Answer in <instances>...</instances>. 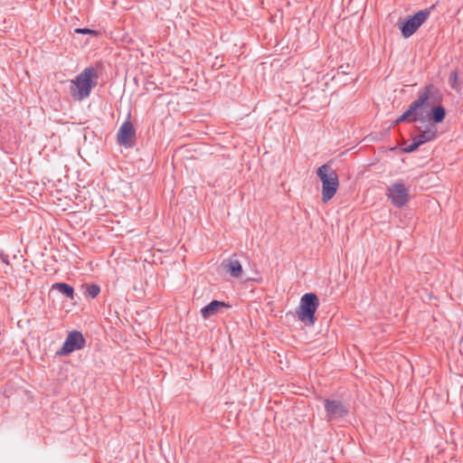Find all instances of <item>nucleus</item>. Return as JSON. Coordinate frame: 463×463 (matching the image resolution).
<instances>
[{"label": "nucleus", "mask_w": 463, "mask_h": 463, "mask_svg": "<svg viewBox=\"0 0 463 463\" xmlns=\"http://www.w3.org/2000/svg\"><path fill=\"white\" fill-rule=\"evenodd\" d=\"M433 90L434 87L431 84L427 85L424 90L419 93L418 98L409 106L407 110L395 120V124L404 121L410 123H424L426 117L423 109L430 106V97Z\"/></svg>", "instance_id": "obj_1"}, {"label": "nucleus", "mask_w": 463, "mask_h": 463, "mask_svg": "<svg viewBox=\"0 0 463 463\" xmlns=\"http://www.w3.org/2000/svg\"><path fill=\"white\" fill-rule=\"evenodd\" d=\"M98 71L93 67L85 68L74 80H70V93L78 100L87 99L97 85Z\"/></svg>", "instance_id": "obj_2"}, {"label": "nucleus", "mask_w": 463, "mask_h": 463, "mask_svg": "<svg viewBox=\"0 0 463 463\" xmlns=\"http://www.w3.org/2000/svg\"><path fill=\"white\" fill-rule=\"evenodd\" d=\"M317 175L322 182V201L327 203L337 192L338 175L330 164H324L317 169Z\"/></svg>", "instance_id": "obj_3"}, {"label": "nucleus", "mask_w": 463, "mask_h": 463, "mask_svg": "<svg viewBox=\"0 0 463 463\" xmlns=\"http://www.w3.org/2000/svg\"><path fill=\"white\" fill-rule=\"evenodd\" d=\"M319 306L318 298L315 293H306L300 298L299 306L296 309L298 319L307 326H313L316 322L315 313Z\"/></svg>", "instance_id": "obj_4"}, {"label": "nucleus", "mask_w": 463, "mask_h": 463, "mask_svg": "<svg viewBox=\"0 0 463 463\" xmlns=\"http://www.w3.org/2000/svg\"><path fill=\"white\" fill-rule=\"evenodd\" d=\"M430 15V9L426 8L400 22L399 28L402 35L404 38L411 37L429 19Z\"/></svg>", "instance_id": "obj_5"}, {"label": "nucleus", "mask_w": 463, "mask_h": 463, "mask_svg": "<svg viewBox=\"0 0 463 463\" xmlns=\"http://www.w3.org/2000/svg\"><path fill=\"white\" fill-rule=\"evenodd\" d=\"M386 195L397 208H402L410 200V190L402 181H397L387 187Z\"/></svg>", "instance_id": "obj_6"}, {"label": "nucleus", "mask_w": 463, "mask_h": 463, "mask_svg": "<svg viewBox=\"0 0 463 463\" xmlns=\"http://www.w3.org/2000/svg\"><path fill=\"white\" fill-rule=\"evenodd\" d=\"M326 421H333L345 418L348 412V406L340 400H324Z\"/></svg>", "instance_id": "obj_7"}, {"label": "nucleus", "mask_w": 463, "mask_h": 463, "mask_svg": "<svg viewBox=\"0 0 463 463\" xmlns=\"http://www.w3.org/2000/svg\"><path fill=\"white\" fill-rule=\"evenodd\" d=\"M86 340L80 331H71L67 335L61 348L57 352V354L67 355L74 351L84 348Z\"/></svg>", "instance_id": "obj_8"}, {"label": "nucleus", "mask_w": 463, "mask_h": 463, "mask_svg": "<svg viewBox=\"0 0 463 463\" xmlns=\"http://www.w3.org/2000/svg\"><path fill=\"white\" fill-rule=\"evenodd\" d=\"M135 136L136 131L132 123L127 120L120 126L118 131V142L121 146L131 147L134 144Z\"/></svg>", "instance_id": "obj_9"}, {"label": "nucleus", "mask_w": 463, "mask_h": 463, "mask_svg": "<svg viewBox=\"0 0 463 463\" xmlns=\"http://www.w3.org/2000/svg\"><path fill=\"white\" fill-rule=\"evenodd\" d=\"M222 268L229 272L232 278L238 279L242 274V266L236 254H233L228 260L223 261Z\"/></svg>", "instance_id": "obj_10"}, {"label": "nucleus", "mask_w": 463, "mask_h": 463, "mask_svg": "<svg viewBox=\"0 0 463 463\" xmlns=\"http://www.w3.org/2000/svg\"><path fill=\"white\" fill-rule=\"evenodd\" d=\"M228 307L229 305L225 304L222 301L213 300L201 309V315L203 318L207 319L210 317L217 314L221 308Z\"/></svg>", "instance_id": "obj_11"}, {"label": "nucleus", "mask_w": 463, "mask_h": 463, "mask_svg": "<svg viewBox=\"0 0 463 463\" xmlns=\"http://www.w3.org/2000/svg\"><path fill=\"white\" fill-rule=\"evenodd\" d=\"M425 117L426 120H432L435 124L441 123L446 117V109L441 105L434 106Z\"/></svg>", "instance_id": "obj_12"}, {"label": "nucleus", "mask_w": 463, "mask_h": 463, "mask_svg": "<svg viewBox=\"0 0 463 463\" xmlns=\"http://www.w3.org/2000/svg\"><path fill=\"white\" fill-rule=\"evenodd\" d=\"M437 129H431L427 127L423 131H421L418 136H416L413 139L417 141L420 146L433 140L436 137Z\"/></svg>", "instance_id": "obj_13"}, {"label": "nucleus", "mask_w": 463, "mask_h": 463, "mask_svg": "<svg viewBox=\"0 0 463 463\" xmlns=\"http://www.w3.org/2000/svg\"><path fill=\"white\" fill-rule=\"evenodd\" d=\"M53 289H57L59 292L66 296L70 299L74 298V288L71 285L64 282H58L52 285Z\"/></svg>", "instance_id": "obj_14"}, {"label": "nucleus", "mask_w": 463, "mask_h": 463, "mask_svg": "<svg viewBox=\"0 0 463 463\" xmlns=\"http://www.w3.org/2000/svg\"><path fill=\"white\" fill-rule=\"evenodd\" d=\"M84 288V295L87 298H94L100 293V288L98 284H84L82 286Z\"/></svg>", "instance_id": "obj_15"}, {"label": "nucleus", "mask_w": 463, "mask_h": 463, "mask_svg": "<svg viewBox=\"0 0 463 463\" xmlns=\"http://www.w3.org/2000/svg\"><path fill=\"white\" fill-rule=\"evenodd\" d=\"M449 85L451 89L459 90V85H458V73L457 71H451L449 75Z\"/></svg>", "instance_id": "obj_16"}, {"label": "nucleus", "mask_w": 463, "mask_h": 463, "mask_svg": "<svg viewBox=\"0 0 463 463\" xmlns=\"http://www.w3.org/2000/svg\"><path fill=\"white\" fill-rule=\"evenodd\" d=\"M74 32L76 33H80V34H90L92 36H97L99 34V33L95 30H91V29H89V28H76L74 30Z\"/></svg>", "instance_id": "obj_17"}, {"label": "nucleus", "mask_w": 463, "mask_h": 463, "mask_svg": "<svg viewBox=\"0 0 463 463\" xmlns=\"http://www.w3.org/2000/svg\"><path fill=\"white\" fill-rule=\"evenodd\" d=\"M419 146H420V144L417 141H415L414 139H412V143L404 146L402 148V150L405 153H411V152L415 151Z\"/></svg>", "instance_id": "obj_18"}, {"label": "nucleus", "mask_w": 463, "mask_h": 463, "mask_svg": "<svg viewBox=\"0 0 463 463\" xmlns=\"http://www.w3.org/2000/svg\"><path fill=\"white\" fill-rule=\"evenodd\" d=\"M0 260L6 265H9V257L4 252H0Z\"/></svg>", "instance_id": "obj_19"}]
</instances>
